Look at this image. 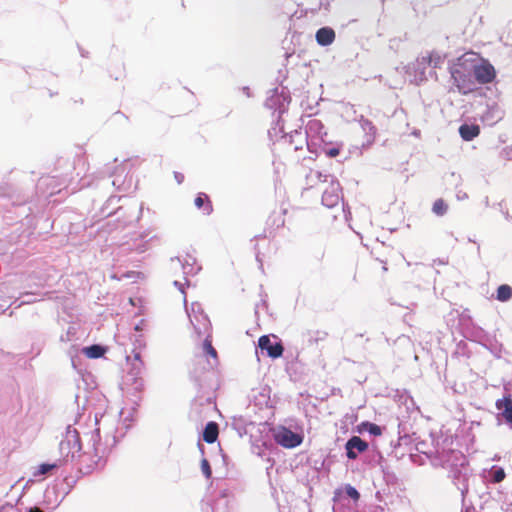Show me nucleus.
<instances>
[{"instance_id":"nucleus-6","label":"nucleus","mask_w":512,"mask_h":512,"mask_svg":"<svg viewBox=\"0 0 512 512\" xmlns=\"http://www.w3.org/2000/svg\"><path fill=\"white\" fill-rule=\"evenodd\" d=\"M287 209L283 208L279 211H273L266 220L265 232L269 235L274 234L277 230L284 227L286 222Z\"/></svg>"},{"instance_id":"nucleus-12","label":"nucleus","mask_w":512,"mask_h":512,"mask_svg":"<svg viewBox=\"0 0 512 512\" xmlns=\"http://www.w3.org/2000/svg\"><path fill=\"white\" fill-rule=\"evenodd\" d=\"M218 435V424L214 421L208 422L203 431V440L208 444H212L218 439Z\"/></svg>"},{"instance_id":"nucleus-28","label":"nucleus","mask_w":512,"mask_h":512,"mask_svg":"<svg viewBox=\"0 0 512 512\" xmlns=\"http://www.w3.org/2000/svg\"><path fill=\"white\" fill-rule=\"evenodd\" d=\"M174 178L178 184H181L184 181V175L180 172H174Z\"/></svg>"},{"instance_id":"nucleus-30","label":"nucleus","mask_w":512,"mask_h":512,"mask_svg":"<svg viewBox=\"0 0 512 512\" xmlns=\"http://www.w3.org/2000/svg\"><path fill=\"white\" fill-rule=\"evenodd\" d=\"M387 270H388V268H387V266H386V263H384V265H383V271H385V272H386Z\"/></svg>"},{"instance_id":"nucleus-3","label":"nucleus","mask_w":512,"mask_h":512,"mask_svg":"<svg viewBox=\"0 0 512 512\" xmlns=\"http://www.w3.org/2000/svg\"><path fill=\"white\" fill-rule=\"evenodd\" d=\"M187 313L198 335L206 334L210 331V320L199 303H192L190 308H187Z\"/></svg>"},{"instance_id":"nucleus-29","label":"nucleus","mask_w":512,"mask_h":512,"mask_svg":"<svg viewBox=\"0 0 512 512\" xmlns=\"http://www.w3.org/2000/svg\"><path fill=\"white\" fill-rule=\"evenodd\" d=\"M453 457L455 459H460V460H463V461L465 460L464 456L461 453H456V454L453 453Z\"/></svg>"},{"instance_id":"nucleus-23","label":"nucleus","mask_w":512,"mask_h":512,"mask_svg":"<svg viewBox=\"0 0 512 512\" xmlns=\"http://www.w3.org/2000/svg\"><path fill=\"white\" fill-rule=\"evenodd\" d=\"M505 478V472L502 468H499L493 472V482L500 483Z\"/></svg>"},{"instance_id":"nucleus-7","label":"nucleus","mask_w":512,"mask_h":512,"mask_svg":"<svg viewBox=\"0 0 512 512\" xmlns=\"http://www.w3.org/2000/svg\"><path fill=\"white\" fill-rule=\"evenodd\" d=\"M258 346L262 351H266L271 358L281 357L284 351L281 342H272L269 335H263L258 340Z\"/></svg>"},{"instance_id":"nucleus-18","label":"nucleus","mask_w":512,"mask_h":512,"mask_svg":"<svg viewBox=\"0 0 512 512\" xmlns=\"http://www.w3.org/2000/svg\"><path fill=\"white\" fill-rule=\"evenodd\" d=\"M447 208L448 206L443 199H437L433 204L432 210L436 215L442 216L446 213Z\"/></svg>"},{"instance_id":"nucleus-20","label":"nucleus","mask_w":512,"mask_h":512,"mask_svg":"<svg viewBox=\"0 0 512 512\" xmlns=\"http://www.w3.org/2000/svg\"><path fill=\"white\" fill-rule=\"evenodd\" d=\"M56 467H57V464L43 463L39 466L38 471L34 474V476H40V475L47 474L48 472H50L52 469H54Z\"/></svg>"},{"instance_id":"nucleus-22","label":"nucleus","mask_w":512,"mask_h":512,"mask_svg":"<svg viewBox=\"0 0 512 512\" xmlns=\"http://www.w3.org/2000/svg\"><path fill=\"white\" fill-rule=\"evenodd\" d=\"M346 494L352 498L353 500L357 501L360 498L359 492L351 485H347L345 488Z\"/></svg>"},{"instance_id":"nucleus-4","label":"nucleus","mask_w":512,"mask_h":512,"mask_svg":"<svg viewBox=\"0 0 512 512\" xmlns=\"http://www.w3.org/2000/svg\"><path fill=\"white\" fill-rule=\"evenodd\" d=\"M274 438L277 444L289 449L299 446L303 441V437L301 435L294 433L285 427L279 429L275 433Z\"/></svg>"},{"instance_id":"nucleus-11","label":"nucleus","mask_w":512,"mask_h":512,"mask_svg":"<svg viewBox=\"0 0 512 512\" xmlns=\"http://www.w3.org/2000/svg\"><path fill=\"white\" fill-rule=\"evenodd\" d=\"M194 205L202 210L203 214L210 215L213 211L212 202L209 196L205 193H198L196 198L194 199Z\"/></svg>"},{"instance_id":"nucleus-14","label":"nucleus","mask_w":512,"mask_h":512,"mask_svg":"<svg viewBox=\"0 0 512 512\" xmlns=\"http://www.w3.org/2000/svg\"><path fill=\"white\" fill-rule=\"evenodd\" d=\"M460 136L465 141H471L480 134V127L478 125L463 124L459 128Z\"/></svg>"},{"instance_id":"nucleus-19","label":"nucleus","mask_w":512,"mask_h":512,"mask_svg":"<svg viewBox=\"0 0 512 512\" xmlns=\"http://www.w3.org/2000/svg\"><path fill=\"white\" fill-rule=\"evenodd\" d=\"M362 427H364L370 434L374 436H380L382 434V429L379 425L370 423V422H363Z\"/></svg>"},{"instance_id":"nucleus-9","label":"nucleus","mask_w":512,"mask_h":512,"mask_svg":"<svg viewBox=\"0 0 512 512\" xmlns=\"http://www.w3.org/2000/svg\"><path fill=\"white\" fill-rule=\"evenodd\" d=\"M499 416H501L507 423L512 424V397L511 395L504 396L498 399L495 403Z\"/></svg>"},{"instance_id":"nucleus-8","label":"nucleus","mask_w":512,"mask_h":512,"mask_svg":"<svg viewBox=\"0 0 512 512\" xmlns=\"http://www.w3.org/2000/svg\"><path fill=\"white\" fill-rule=\"evenodd\" d=\"M345 448L347 457L349 459H356L357 452L363 453L368 449V443L358 436H353L346 442Z\"/></svg>"},{"instance_id":"nucleus-13","label":"nucleus","mask_w":512,"mask_h":512,"mask_svg":"<svg viewBox=\"0 0 512 512\" xmlns=\"http://www.w3.org/2000/svg\"><path fill=\"white\" fill-rule=\"evenodd\" d=\"M421 63L433 68H439L444 63V57L440 53L432 51L426 56H422Z\"/></svg>"},{"instance_id":"nucleus-25","label":"nucleus","mask_w":512,"mask_h":512,"mask_svg":"<svg viewBox=\"0 0 512 512\" xmlns=\"http://www.w3.org/2000/svg\"><path fill=\"white\" fill-rule=\"evenodd\" d=\"M323 127L322 122L320 120H311L308 123V129L309 130H317L321 129Z\"/></svg>"},{"instance_id":"nucleus-27","label":"nucleus","mask_w":512,"mask_h":512,"mask_svg":"<svg viewBox=\"0 0 512 512\" xmlns=\"http://www.w3.org/2000/svg\"><path fill=\"white\" fill-rule=\"evenodd\" d=\"M340 153L339 149L338 148H331L329 149L326 154L329 156V157H336L338 156Z\"/></svg>"},{"instance_id":"nucleus-2","label":"nucleus","mask_w":512,"mask_h":512,"mask_svg":"<svg viewBox=\"0 0 512 512\" xmlns=\"http://www.w3.org/2000/svg\"><path fill=\"white\" fill-rule=\"evenodd\" d=\"M471 60V71L477 84L485 85L494 81L496 71L494 66L486 59H477L474 53H468Z\"/></svg>"},{"instance_id":"nucleus-26","label":"nucleus","mask_w":512,"mask_h":512,"mask_svg":"<svg viewBox=\"0 0 512 512\" xmlns=\"http://www.w3.org/2000/svg\"><path fill=\"white\" fill-rule=\"evenodd\" d=\"M143 362L140 352H134L130 363Z\"/></svg>"},{"instance_id":"nucleus-24","label":"nucleus","mask_w":512,"mask_h":512,"mask_svg":"<svg viewBox=\"0 0 512 512\" xmlns=\"http://www.w3.org/2000/svg\"><path fill=\"white\" fill-rule=\"evenodd\" d=\"M338 199H339V198H338V196H335V198H334L333 200H329V199H328V193H327V192H325V193L323 194V197H322L323 202H324L327 206H334V205H336V204H337V202H338Z\"/></svg>"},{"instance_id":"nucleus-15","label":"nucleus","mask_w":512,"mask_h":512,"mask_svg":"<svg viewBox=\"0 0 512 512\" xmlns=\"http://www.w3.org/2000/svg\"><path fill=\"white\" fill-rule=\"evenodd\" d=\"M206 337L204 339V342H203V350L204 352L209 355L210 357L213 358L214 360V363L213 365H216L218 363V355H217V351L216 349L213 347L212 345V336L210 335V333H206Z\"/></svg>"},{"instance_id":"nucleus-5","label":"nucleus","mask_w":512,"mask_h":512,"mask_svg":"<svg viewBox=\"0 0 512 512\" xmlns=\"http://www.w3.org/2000/svg\"><path fill=\"white\" fill-rule=\"evenodd\" d=\"M131 368L126 376V384L132 385L135 391L141 392L144 389L143 371L144 362L130 363Z\"/></svg>"},{"instance_id":"nucleus-10","label":"nucleus","mask_w":512,"mask_h":512,"mask_svg":"<svg viewBox=\"0 0 512 512\" xmlns=\"http://www.w3.org/2000/svg\"><path fill=\"white\" fill-rule=\"evenodd\" d=\"M316 40L322 46H328L335 40V32L332 28L323 27L316 32Z\"/></svg>"},{"instance_id":"nucleus-1","label":"nucleus","mask_w":512,"mask_h":512,"mask_svg":"<svg viewBox=\"0 0 512 512\" xmlns=\"http://www.w3.org/2000/svg\"><path fill=\"white\" fill-rule=\"evenodd\" d=\"M451 78L458 92L468 95L475 92L478 87L471 71V60L468 53L459 57L450 69Z\"/></svg>"},{"instance_id":"nucleus-21","label":"nucleus","mask_w":512,"mask_h":512,"mask_svg":"<svg viewBox=\"0 0 512 512\" xmlns=\"http://www.w3.org/2000/svg\"><path fill=\"white\" fill-rule=\"evenodd\" d=\"M201 470L207 479L211 478L212 470L209 461L206 458H203L201 461Z\"/></svg>"},{"instance_id":"nucleus-16","label":"nucleus","mask_w":512,"mask_h":512,"mask_svg":"<svg viewBox=\"0 0 512 512\" xmlns=\"http://www.w3.org/2000/svg\"><path fill=\"white\" fill-rule=\"evenodd\" d=\"M105 352H106V349L103 346L97 345V344L91 345L84 349V354L88 358H92V359L102 357L105 354Z\"/></svg>"},{"instance_id":"nucleus-17","label":"nucleus","mask_w":512,"mask_h":512,"mask_svg":"<svg viewBox=\"0 0 512 512\" xmlns=\"http://www.w3.org/2000/svg\"><path fill=\"white\" fill-rule=\"evenodd\" d=\"M496 298L500 302H506L512 298V288L507 284H502L497 288Z\"/></svg>"}]
</instances>
